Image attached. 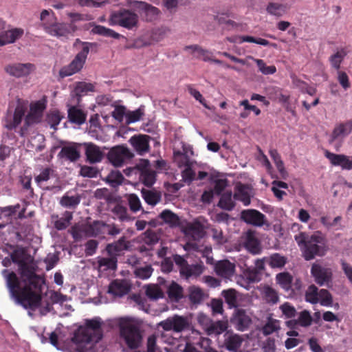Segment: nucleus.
<instances>
[{
	"mask_svg": "<svg viewBox=\"0 0 352 352\" xmlns=\"http://www.w3.org/2000/svg\"><path fill=\"white\" fill-rule=\"evenodd\" d=\"M19 268L23 285L14 272L6 269L1 272L10 296L25 309L35 310L41 306L45 278L37 275L35 267L27 262Z\"/></svg>",
	"mask_w": 352,
	"mask_h": 352,
	"instance_id": "1",
	"label": "nucleus"
},
{
	"mask_svg": "<svg viewBox=\"0 0 352 352\" xmlns=\"http://www.w3.org/2000/svg\"><path fill=\"white\" fill-rule=\"evenodd\" d=\"M103 336L102 321L100 318L87 319L85 326L79 327L74 332L72 341L79 346L98 343Z\"/></svg>",
	"mask_w": 352,
	"mask_h": 352,
	"instance_id": "2",
	"label": "nucleus"
},
{
	"mask_svg": "<svg viewBox=\"0 0 352 352\" xmlns=\"http://www.w3.org/2000/svg\"><path fill=\"white\" fill-rule=\"evenodd\" d=\"M295 240L306 261H310L316 256H322L327 251L324 239L320 235L309 236L305 232H300L295 236Z\"/></svg>",
	"mask_w": 352,
	"mask_h": 352,
	"instance_id": "3",
	"label": "nucleus"
},
{
	"mask_svg": "<svg viewBox=\"0 0 352 352\" xmlns=\"http://www.w3.org/2000/svg\"><path fill=\"white\" fill-rule=\"evenodd\" d=\"M40 20L44 31L52 36L58 38H67L71 33L67 23L58 22L52 10H43L41 12Z\"/></svg>",
	"mask_w": 352,
	"mask_h": 352,
	"instance_id": "4",
	"label": "nucleus"
},
{
	"mask_svg": "<svg viewBox=\"0 0 352 352\" xmlns=\"http://www.w3.org/2000/svg\"><path fill=\"white\" fill-rule=\"evenodd\" d=\"M108 23L112 26L118 25L128 30H134L138 28L140 19L138 15L133 11L122 8L112 11Z\"/></svg>",
	"mask_w": 352,
	"mask_h": 352,
	"instance_id": "5",
	"label": "nucleus"
},
{
	"mask_svg": "<svg viewBox=\"0 0 352 352\" xmlns=\"http://www.w3.org/2000/svg\"><path fill=\"white\" fill-rule=\"evenodd\" d=\"M52 152L58 154H103L100 147L91 142H61L58 145L53 146Z\"/></svg>",
	"mask_w": 352,
	"mask_h": 352,
	"instance_id": "6",
	"label": "nucleus"
},
{
	"mask_svg": "<svg viewBox=\"0 0 352 352\" xmlns=\"http://www.w3.org/2000/svg\"><path fill=\"white\" fill-rule=\"evenodd\" d=\"M120 335L130 349H138L142 342V333L139 327L127 322H120Z\"/></svg>",
	"mask_w": 352,
	"mask_h": 352,
	"instance_id": "7",
	"label": "nucleus"
},
{
	"mask_svg": "<svg viewBox=\"0 0 352 352\" xmlns=\"http://www.w3.org/2000/svg\"><path fill=\"white\" fill-rule=\"evenodd\" d=\"M94 45H95V43L83 42L82 50L76 54L74 60L68 65L60 69V76L65 78L78 72L85 63L90 47Z\"/></svg>",
	"mask_w": 352,
	"mask_h": 352,
	"instance_id": "8",
	"label": "nucleus"
},
{
	"mask_svg": "<svg viewBox=\"0 0 352 352\" xmlns=\"http://www.w3.org/2000/svg\"><path fill=\"white\" fill-rule=\"evenodd\" d=\"M45 108L46 100L45 99L39 100L30 104V112L25 116L24 126L20 131L21 135L23 136L25 134V131L29 126L41 122Z\"/></svg>",
	"mask_w": 352,
	"mask_h": 352,
	"instance_id": "9",
	"label": "nucleus"
},
{
	"mask_svg": "<svg viewBox=\"0 0 352 352\" xmlns=\"http://www.w3.org/2000/svg\"><path fill=\"white\" fill-rule=\"evenodd\" d=\"M26 111L27 107L25 104L18 103L13 113L10 111H7L3 119V126L9 130L15 129L21 124Z\"/></svg>",
	"mask_w": 352,
	"mask_h": 352,
	"instance_id": "10",
	"label": "nucleus"
},
{
	"mask_svg": "<svg viewBox=\"0 0 352 352\" xmlns=\"http://www.w3.org/2000/svg\"><path fill=\"white\" fill-rule=\"evenodd\" d=\"M189 325L188 320L184 316L175 315L167 319L161 321L158 326L164 331H173L175 332H181L186 329Z\"/></svg>",
	"mask_w": 352,
	"mask_h": 352,
	"instance_id": "11",
	"label": "nucleus"
},
{
	"mask_svg": "<svg viewBox=\"0 0 352 352\" xmlns=\"http://www.w3.org/2000/svg\"><path fill=\"white\" fill-rule=\"evenodd\" d=\"M34 68V65L30 63H14L7 65L4 70L8 75L19 78L30 75Z\"/></svg>",
	"mask_w": 352,
	"mask_h": 352,
	"instance_id": "12",
	"label": "nucleus"
},
{
	"mask_svg": "<svg viewBox=\"0 0 352 352\" xmlns=\"http://www.w3.org/2000/svg\"><path fill=\"white\" fill-rule=\"evenodd\" d=\"M311 274L315 282L320 286L329 283L332 279V270L318 263H314L311 268Z\"/></svg>",
	"mask_w": 352,
	"mask_h": 352,
	"instance_id": "13",
	"label": "nucleus"
},
{
	"mask_svg": "<svg viewBox=\"0 0 352 352\" xmlns=\"http://www.w3.org/2000/svg\"><path fill=\"white\" fill-rule=\"evenodd\" d=\"M140 179L147 187L152 186L156 180V173L150 167L148 160H141L138 167Z\"/></svg>",
	"mask_w": 352,
	"mask_h": 352,
	"instance_id": "14",
	"label": "nucleus"
},
{
	"mask_svg": "<svg viewBox=\"0 0 352 352\" xmlns=\"http://www.w3.org/2000/svg\"><path fill=\"white\" fill-rule=\"evenodd\" d=\"M241 219L247 223L258 227H261L266 223L265 214L254 209L243 210Z\"/></svg>",
	"mask_w": 352,
	"mask_h": 352,
	"instance_id": "15",
	"label": "nucleus"
},
{
	"mask_svg": "<svg viewBox=\"0 0 352 352\" xmlns=\"http://www.w3.org/2000/svg\"><path fill=\"white\" fill-rule=\"evenodd\" d=\"M352 132V120L340 122L336 125L331 135L330 143L333 144L335 141L342 140L345 137Z\"/></svg>",
	"mask_w": 352,
	"mask_h": 352,
	"instance_id": "16",
	"label": "nucleus"
},
{
	"mask_svg": "<svg viewBox=\"0 0 352 352\" xmlns=\"http://www.w3.org/2000/svg\"><path fill=\"white\" fill-rule=\"evenodd\" d=\"M223 338L222 347L232 352L239 350L243 341L241 336L229 331L226 332Z\"/></svg>",
	"mask_w": 352,
	"mask_h": 352,
	"instance_id": "17",
	"label": "nucleus"
},
{
	"mask_svg": "<svg viewBox=\"0 0 352 352\" xmlns=\"http://www.w3.org/2000/svg\"><path fill=\"white\" fill-rule=\"evenodd\" d=\"M214 271L219 276L230 278L235 272V265L228 260H221L216 263Z\"/></svg>",
	"mask_w": 352,
	"mask_h": 352,
	"instance_id": "18",
	"label": "nucleus"
},
{
	"mask_svg": "<svg viewBox=\"0 0 352 352\" xmlns=\"http://www.w3.org/2000/svg\"><path fill=\"white\" fill-rule=\"evenodd\" d=\"M24 34L22 28H14L0 33V46L13 43Z\"/></svg>",
	"mask_w": 352,
	"mask_h": 352,
	"instance_id": "19",
	"label": "nucleus"
},
{
	"mask_svg": "<svg viewBox=\"0 0 352 352\" xmlns=\"http://www.w3.org/2000/svg\"><path fill=\"white\" fill-rule=\"evenodd\" d=\"M243 245L245 248L252 254H258L261 252V243L251 230L247 232Z\"/></svg>",
	"mask_w": 352,
	"mask_h": 352,
	"instance_id": "20",
	"label": "nucleus"
},
{
	"mask_svg": "<svg viewBox=\"0 0 352 352\" xmlns=\"http://www.w3.org/2000/svg\"><path fill=\"white\" fill-rule=\"evenodd\" d=\"M151 138L146 135H133L129 140V142L135 151L138 153H146L149 151V140Z\"/></svg>",
	"mask_w": 352,
	"mask_h": 352,
	"instance_id": "21",
	"label": "nucleus"
},
{
	"mask_svg": "<svg viewBox=\"0 0 352 352\" xmlns=\"http://www.w3.org/2000/svg\"><path fill=\"white\" fill-rule=\"evenodd\" d=\"M232 322L237 330L243 331L248 329L252 320L244 310L239 309L232 318Z\"/></svg>",
	"mask_w": 352,
	"mask_h": 352,
	"instance_id": "22",
	"label": "nucleus"
},
{
	"mask_svg": "<svg viewBox=\"0 0 352 352\" xmlns=\"http://www.w3.org/2000/svg\"><path fill=\"white\" fill-rule=\"evenodd\" d=\"M133 3L144 12L147 21H151L156 19L160 13L158 8L144 1H134ZM131 4L132 2H129L128 6H131Z\"/></svg>",
	"mask_w": 352,
	"mask_h": 352,
	"instance_id": "23",
	"label": "nucleus"
},
{
	"mask_svg": "<svg viewBox=\"0 0 352 352\" xmlns=\"http://www.w3.org/2000/svg\"><path fill=\"white\" fill-rule=\"evenodd\" d=\"M127 249L128 244L125 236H122L118 241L107 244L105 248L109 256H116V258L121 252Z\"/></svg>",
	"mask_w": 352,
	"mask_h": 352,
	"instance_id": "24",
	"label": "nucleus"
},
{
	"mask_svg": "<svg viewBox=\"0 0 352 352\" xmlns=\"http://www.w3.org/2000/svg\"><path fill=\"white\" fill-rule=\"evenodd\" d=\"M234 199L243 202L245 206L250 204V188L248 185L239 183L234 188Z\"/></svg>",
	"mask_w": 352,
	"mask_h": 352,
	"instance_id": "25",
	"label": "nucleus"
},
{
	"mask_svg": "<svg viewBox=\"0 0 352 352\" xmlns=\"http://www.w3.org/2000/svg\"><path fill=\"white\" fill-rule=\"evenodd\" d=\"M130 287L126 281L115 280L109 286L108 292L115 296H122L129 292Z\"/></svg>",
	"mask_w": 352,
	"mask_h": 352,
	"instance_id": "26",
	"label": "nucleus"
},
{
	"mask_svg": "<svg viewBox=\"0 0 352 352\" xmlns=\"http://www.w3.org/2000/svg\"><path fill=\"white\" fill-rule=\"evenodd\" d=\"M186 232L191 235L195 240H199L204 236V226L199 221L195 220L187 225Z\"/></svg>",
	"mask_w": 352,
	"mask_h": 352,
	"instance_id": "27",
	"label": "nucleus"
},
{
	"mask_svg": "<svg viewBox=\"0 0 352 352\" xmlns=\"http://www.w3.org/2000/svg\"><path fill=\"white\" fill-rule=\"evenodd\" d=\"M166 292L169 299L175 302H179L184 296L183 287L175 281L168 286Z\"/></svg>",
	"mask_w": 352,
	"mask_h": 352,
	"instance_id": "28",
	"label": "nucleus"
},
{
	"mask_svg": "<svg viewBox=\"0 0 352 352\" xmlns=\"http://www.w3.org/2000/svg\"><path fill=\"white\" fill-rule=\"evenodd\" d=\"M90 25L93 27L91 32L94 34H98L106 37H110L115 39H120L122 35L113 30L106 28L103 25H97L96 23H91Z\"/></svg>",
	"mask_w": 352,
	"mask_h": 352,
	"instance_id": "29",
	"label": "nucleus"
},
{
	"mask_svg": "<svg viewBox=\"0 0 352 352\" xmlns=\"http://www.w3.org/2000/svg\"><path fill=\"white\" fill-rule=\"evenodd\" d=\"M334 166H340L344 169H352V160L347 155H326Z\"/></svg>",
	"mask_w": 352,
	"mask_h": 352,
	"instance_id": "30",
	"label": "nucleus"
},
{
	"mask_svg": "<svg viewBox=\"0 0 352 352\" xmlns=\"http://www.w3.org/2000/svg\"><path fill=\"white\" fill-rule=\"evenodd\" d=\"M68 118L71 122L80 125L85 122L86 114L79 108L72 107L68 110Z\"/></svg>",
	"mask_w": 352,
	"mask_h": 352,
	"instance_id": "31",
	"label": "nucleus"
},
{
	"mask_svg": "<svg viewBox=\"0 0 352 352\" xmlns=\"http://www.w3.org/2000/svg\"><path fill=\"white\" fill-rule=\"evenodd\" d=\"M228 329V322L223 320H218L217 322H211L206 329V332L208 336H218L225 332Z\"/></svg>",
	"mask_w": 352,
	"mask_h": 352,
	"instance_id": "32",
	"label": "nucleus"
},
{
	"mask_svg": "<svg viewBox=\"0 0 352 352\" xmlns=\"http://www.w3.org/2000/svg\"><path fill=\"white\" fill-rule=\"evenodd\" d=\"M159 217L170 227H177L180 223L179 217L173 212L171 210L166 209L164 210L159 215Z\"/></svg>",
	"mask_w": 352,
	"mask_h": 352,
	"instance_id": "33",
	"label": "nucleus"
},
{
	"mask_svg": "<svg viewBox=\"0 0 352 352\" xmlns=\"http://www.w3.org/2000/svg\"><path fill=\"white\" fill-rule=\"evenodd\" d=\"M276 280L280 287L286 292L288 293L290 291L293 276L289 272H284L277 274Z\"/></svg>",
	"mask_w": 352,
	"mask_h": 352,
	"instance_id": "34",
	"label": "nucleus"
},
{
	"mask_svg": "<svg viewBox=\"0 0 352 352\" xmlns=\"http://www.w3.org/2000/svg\"><path fill=\"white\" fill-rule=\"evenodd\" d=\"M205 267L201 263H197L189 265L182 270V276H185L186 278L190 277H197L200 276L204 270Z\"/></svg>",
	"mask_w": 352,
	"mask_h": 352,
	"instance_id": "35",
	"label": "nucleus"
},
{
	"mask_svg": "<svg viewBox=\"0 0 352 352\" xmlns=\"http://www.w3.org/2000/svg\"><path fill=\"white\" fill-rule=\"evenodd\" d=\"M105 223H106L102 221H94L91 224L87 226V234L91 236L104 237Z\"/></svg>",
	"mask_w": 352,
	"mask_h": 352,
	"instance_id": "36",
	"label": "nucleus"
},
{
	"mask_svg": "<svg viewBox=\"0 0 352 352\" xmlns=\"http://www.w3.org/2000/svg\"><path fill=\"white\" fill-rule=\"evenodd\" d=\"M266 11L270 15L280 17L286 14L287 7L285 4L270 2L266 7Z\"/></svg>",
	"mask_w": 352,
	"mask_h": 352,
	"instance_id": "37",
	"label": "nucleus"
},
{
	"mask_svg": "<svg viewBox=\"0 0 352 352\" xmlns=\"http://www.w3.org/2000/svg\"><path fill=\"white\" fill-rule=\"evenodd\" d=\"M63 118V114L59 111L52 110L47 113L45 122L52 129L56 130V126L59 124Z\"/></svg>",
	"mask_w": 352,
	"mask_h": 352,
	"instance_id": "38",
	"label": "nucleus"
},
{
	"mask_svg": "<svg viewBox=\"0 0 352 352\" xmlns=\"http://www.w3.org/2000/svg\"><path fill=\"white\" fill-rule=\"evenodd\" d=\"M117 258L116 256H109L108 258H99L98 261V268L102 271L108 270H116L117 267Z\"/></svg>",
	"mask_w": 352,
	"mask_h": 352,
	"instance_id": "39",
	"label": "nucleus"
},
{
	"mask_svg": "<svg viewBox=\"0 0 352 352\" xmlns=\"http://www.w3.org/2000/svg\"><path fill=\"white\" fill-rule=\"evenodd\" d=\"M188 298L192 304H200L204 300V293L201 288L191 286L188 289Z\"/></svg>",
	"mask_w": 352,
	"mask_h": 352,
	"instance_id": "40",
	"label": "nucleus"
},
{
	"mask_svg": "<svg viewBox=\"0 0 352 352\" xmlns=\"http://www.w3.org/2000/svg\"><path fill=\"white\" fill-rule=\"evenodd\" d=\"M346 54L347 53L346 50L342 48L330 56L329 60L331 67L335 69L340 71L339 69L340 68L341 63L344 60Z\"/></svg>",
	"mask_w": 352,
	"mask_h": 352,
	"instance_id": "41",
	"label": "nucleus"
},
{
	"mask_svg": "<svg viewBox=\"0 0 352 352\" xmlns=\"http://www.w3.org/2000/svg\"><path fill=\"white\" fill-rule=\"evenodd\" d=\"M141 193L145 202L151 206L156 205L161 199L160 194L151 190L143 188L141 190Z\"/></svg>",
	"mask_w": 352,
	"mask_h": 352,
	"instance_id": "42",
	"label": "nucleus"
},
{
	"mask_svg": "<svg viewBox=\"0 0 352 352\" xmlns=\"http://www.w3.org/2000/svg\"><path fill=\"white\" fill-rule=\"evenodd\" d=\"M145 113L144 106L141 105L134 111H127L126 122L127 124L134 123L140 121Z\"/></svg>",
	"mask_w": 352,
	"mask_h": 352,
	"instance_id": "43",
	"label": "nucleus"
},
{
	"mask_svg": "<svg viewBox=\"0 0 352 352\" xmlns=\"http://www.w3.org/2000/svg\"><path fill=\"white\" fill-rule=\"evenodd\" d=\"M218 206L226 210H232L234 206V202L232 199V192L227 191L221 195Z\"/></svg>",
	"mask_w": 352,
	"mask_h": 352,
	"instance_id": "44",
	"label": "nucleus"
},
{
	"mask_svg": "<svg viewBox=\"0 0 352 352\" xmlns=\"http://www.w3.org/2000/svg\"><path fill=\"white\" fill-rule=\"evenodd\" d=\"M221 295L225 298V301L228 305L230 308L236 307L238 306L236 291L235 289H229L223 290Z\"/></svg>",
	"mask_w": 352,
	"mask_h": 352,
	"instance_id": "45",
	"label": "nucleus"
},
{
	"mask_svg": "<svg viewBox=\"0 0 352 352\" xmlns=\"http://www.w3.org/2000/svg\"><path fill=\"white\" fill-rule=\"evenodd\" d=\"M124 178L122 174L118 170H112L107 176L106 182L112 187H116L121 185Z\"/></svg>",
	"mask_w": 352,
	"mask_h": 352,
	"instance_id": "46",
	"label": "nucleus"
},
{
	"mask_svg": "<svg viewBox=\"0 0 352 352\" xmlns=\"http://www.w3.org/2000/svg\"><path fill=\"white\" fill-rule=\"evenodd\" d=\"M287 262V258L278 254L274 253L270 256L269 265L272 268H282Z\"/></svg>",
	"mask_w": 352,
	"mask_h": 352,
	"instance_id": "47",
	"label": "nucleus"
},
{
	"mask_svg": "<svg viewBox=\"0 0 352 352\" xmlns=\"http://www.w3.org/2000/svg\"><path fill=\"white\" fill-rule=\"evenodd\" d=\"M146 295L151 300H157L164 298V292L157 285H151L146 289Z\"/></svg>",
	"mask_w": 352,
	"mask_h": 352,
	"instance_id": "48",
	"label": "nucleus"
},
{
	"mask_svg": "<svg viewBox=\"0 0 352 352\" xmlns=\"http://www.w3.org/2000/svg\"><path fill=\"white\" fill-rule=\"evenodd\" d=\"M80 202L79 195L69 196L67 194L63 195L60 201V204L65 208H76Z\"/></svg>",
	"mask_w": 352,
	"mask_h": 352,
	"instance_id": "49",
	"label": "nucleus"
},
{
	"mask_svg": "<svg viewBox=\"0 0 352 352\" xmlns=\"http://www.w3.org/2000/svg\"><path fill=\"white\" fill-rule=\"evenodd\" d=\"M250 58L252 59L257 65L258 70L264 75L273 74L276 72V68L274 65L267 66L262 59H256L252 56Z\"/></svg>",
	"mask_w": 352,
	"mask_h": 352,
	"instance_id": "50",
	"label": "nucleus"
},
{
	"mask_svg": "<svg viewBox=\"0 0 352 352\" xmlns=\"http://www.w3.org/2000/svg\"><path fill=\"white\" fill-rule=\"evenodd\" d=\"M279 321L270 318L267 323L262 328V333L265 336H268L279 330Z\"/></svg>",
	"mask_w": 352,
	"mask_h": 352,
	"instance_id": "51",
	"label": "nucleus"
},
{
	"mask_svg": "<svg viewBox=\"0 0 352 352\" xmlns=\"http://www.w3.org/2000/svg\"><path fill=\"white\" fill-rule=\"evenodd\" d=\"M43 140V137L42 135H37L32 138L27 142V151L29 153H37L41 151L43 146L41 144H38V142Z\"/></svg>",
	"mask_w": 352,
	"mask_h": 352,
	"instance_id": "52",
	"label": "nucleus"
},
{
	"mask_svg": "<svg viewBox=\"0 0 352 352\" xmlns=\"http://www.w3.org/2000/svg\"><path fill=\"white\" fill-rule=\"evenodd\" d=\"M111 211L117 216L120 221H128L131 220V217L128 214L127 208L121 204H116Z\"/></svg>",
	"mask_w": 352,
	"mask_h": 352,
	"instance_id": "53",
	"label": "nucleus"
},
{
	"mask_svg": "<svg viewBox=\"0 0 352 352\" xmlns=\"http://www.w3.org/2000/svg\"><path fill=\"white\" fill-rule=\"evenodd\" d=\"M72 219V214L70 212L66 211L64 214V217H61L54 222V227L58 230H63L66 229L70 224Z\"/></svg>",
	"mask_w": 352,
	"mask_h": 352,
	"instance_id": "54",
	"label": "nucleus"
},
{
	"mask_svg": "<svg viewBox=\"0 0 352 352\" xmlns=\"http://www.w3.org/2000/svg\"><path fill=\"white\" fill-rule=\"evenodd\" d=\"M79 175L83 177L94 178L98 176L100 173L99 169L96 166H89L86 165H80Z\"/></svg>",
	"mask_w": 352,
	"mask_h": 352,
	"instance_id": "55",
	"label": "nucleus"
},
{
	"mask_svg": "<svg viewBox=\"0 0 352 352\" xmlns=\"http://www.w3.org/2000/svg\"><path fill=\"white\" fill-rule=\"evenodd\" d=\"M318 289L314 285H311L305 292L306 301L311 303L316 304L318 302Z\"/></svg>",
	"mask_w": 352,
	"mask_h": 352,
	"instance_id": "56",
	"label": "nucleus"
},
{
	"mask_svg": "<svg viewBox=\"0 0 352 352\" xmlns=\"http://www.w3.org/2000/svg\"><path fill=\"white\" fill-rule=\"evenodd\" d=\"M135 155H107L108 161L115 167L122 166L127 160Z\"/></svg>",
	"mask_w": 352,
	"mask_h": 352,
	"instance_id": "57",
	"label": "nucleus"
},
{
	"mask_svg": "<svg viewBox=\"0 0 352 352\" xmlns=\"http://www.w3.org/2000/svg\"><path fill=\"white\" fill-rule=\"evenodd\" d=\"M94 86L91 83L85 82H79L76 84L74 92L77 96H83L88 92L93 91Z\"/></svg>",
	"mask_w": 352,
	"mask_h": 352,
	"instance_id": "58",
	"label": "nucleus"
},
{
	"mask_svg": "<svg viewBox=\"0 0 352 352\" xmlns=\"http://www.w3.org/2000/svg\"><path fill=\"white\" fill-rule=\"evenodd\" d=\"M159 241V237L155 231L148 229L143 233L142 241L148 245H153Z\"/></svg>",
	"mask_w": 352,
	"mask_h": 352,
	"instance_id": "59",
	"label": "nucleus"
},
{
	"mask_svg": "<svg viewBox=\"0 0 352 352\" xmlns=\"http://www.w3.org/2000/svg\"><path fill=\"white\" fill-rule=\"evenodd\" d=\"M322 306H331L333 302L332 296L330 292L325 289H322L318 292V302Z\"/></svg>",
	"mask_w": 352,
	"mask_h": 352,
	"instance_id": "60",
	"label": "nucleus"
},
{
	"mask_svg": "<svg viewBox=\"0 0 352 352\" xmlns=\"http://www.w3.org/2000/svg\"><path fill=\"white\" fill-rule=\"evenodd\" d=\"M256 270V269H254L253 267H247L244 270L243 275L249 283H256L260 281L261 274Z\"/></svg>",
	"mask_w": 352,
	"mask_h": 352,
	"instance_id": "61",
	"label": "nucleus"
},
{
	"mask_svg": "<svg viewBox=\"0 0 352 352\" xmlns=\"http://www.w3.org/2000/svg\"><path fill=\"white\" fill-rule=\"evenodd\" d=\"M33 226L31 223H23L21 226L19 230L16 232L17 238L19 240H24L25 238L32 234Z\"/></svg>",
	"mask_w": 352,
	"mask_h": 352,
	"instance_id": "62",
	"label": "nucleus"
},
{
	"mask_svg": "<svg viewBox=\"0 0 352 352\" xmlns=\"http://www.w3.org/2000/svg\"><path fill=\"white\" fill-rule=\"evenodd\" d=\"M54 170L50 168L47 167L43 168L39 175L35 177L34 180L38 184H41L43 182L48 181L50 177L53 175Z\"/></svg>",
	"mask_w": 352,
	"mask_h": 352,
	"instance_id": "63",
	"label": "nucleus"
},
{
	"mask_svg": "<svg viewBox=\"0 0 352 352\" xmlns=\"http://www.w3.org/2000/svg\"><path fill=\"white\" fill-rule=\"evenodd\" d=\"M265 298L268 303L271 304H276L279 300L277 292L270 287L265 289Z\"/></svg>",
	"mask_w": 352,
	"mask_h": 352,
	"instance_id": "64",
	"label": "nucleus"
}]
</instances>
